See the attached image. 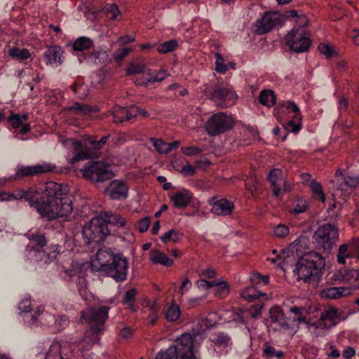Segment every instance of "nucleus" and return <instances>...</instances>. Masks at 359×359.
<instances>
[{"mask_svg": "<svg viewBox=\"0 0 359 359\" xmlns=\"http://www.w3.org/2000/svg\"><path fill=\"white\" fill-rule=\"evenodd\" d=\"M192 198V194L187 189L176 191L170 196V200L177 208L187 207Z\"/></svg>", "mask_w": 359, "mask_h": 359, "instance_id": "nucleus-28", "label": "nucleus"}, {"mask_svg": "<svg viewBox=\"0 0 359 359\" xmlns=\"http://www.w3.org/2000/svg\"><path fill=\"white\" fill-rule=\"evenodd\" d=\"M180 172L186 177L193 176L196 172V168L187 163L182 166Z\"/></svg>", "mask_w": 359, "mask_h": 359, "instance_id": "nucleus-63", "label": "nucleus"}, {"mask_svg": "<svg viewBox=\"0 0 359 359\" xmlns=\"http://www.w3.org/2000/svg\"><path fill=\"white\" fill-rule=\"evenodd\" d=\"M285 42L291 50L297 53L307 51L311 45L309 34L304 29H292L285 36Z\"/></svg>", "mask_w": 359, "mask_h": 359, "instance_id": "nucleus-13", "label": "nucleus"}, {"mask_svg": "<svg viewBox=\"0 0 359 359\" xmlns=\"http://www.w3.org/2000/svg\"><path fill=\"white\" fill-rule=\"evenodd\" d=\"M216 313H211L209 314L208 318L206 320H202L201 323L203 324L204 327H201L200 328V330L203 331L210 327L214 325L215 324L217 323L218 322L215 319Z\"/></svg>", "mask_w": 359, "mask_h": 359, "instance_id": "nucleus-59", "label": "nucleus"}, {"mask_svg": "<svg viewBox=\"0 0 359 359\" xmlns=\"http://www.w3.org/2000/svg\"><path fill=\"white\" fill-rule=\"evenodd\" d=\"M93 46V41L87 37L78 38L73 44V49L76 51H83L89 49Z\"/></svg>", "mask_w": 359, "mask_h": 359, "instance_id": "nucleus-42", "label": "nucleus"}, {"mask_svg": "<svg viewBox=\"0 0 359 359\" xmlns=\"http://www.w3.org/2000/svg\"><path fill=\"white\" fill-rule=\"evenodd\" d=\"M314 238L324 250L330 251L338 238V231L334 225L325 224L317 229Z\"/></svg>", "mask_w": 359, "mask_h": 359, "instance_id": "nucleus-14", "label": "nucleus"}, {"mask_svg": "<svg viewBox=\"0 0 359 359\" xmlns=\"http://www.w3.org/2000/svg\"><path fill=\"white\" fill-rule=\"evenodd\" d=\"M268 180L271 183L273 195L276 197L290 190V185L284 181L283 172L279 169L272 170Z\"/></svg>", "mask_w": 359, "mask_h": 359, "instance_id": "nucleus-16", "label": "nucleus"}, {"mask_svg": "<svg viewBox=\"0 0 359 359\" xmlns=\"http://www.w3.org/2000/svg\"><path fill=\"white\" fill-rule=\"evenodd\" d=\"M30 243L27 246V250H31V246L36 248H43L46 244V240L43 234H34L29 236Z\"/></svg>", "mask_w": 359, "mask_h": 359, "instance_id": "nucleus-41", "label": "nucleus"}, {"mask_svg": "<svg viewBox=\"0 0 359 359\" xmlns=\"http://www.w3.org/2000/svg\"><path fill=\"white\" fill-rule=\"evenodd\" d=\"M31 250H27V257L29 260L33 262L44 261L47 262L48 256L43 248L34 249L32 246H31Z\"/></svg>", "mask_w": 359, "mask_h": 359, "instance_id": "nucleus-35", "label": "nucleus"}, {"mask_svg": "<svg viewBox=\"0 0 359 359\" xmlns=\"http://www.w3.org/2000/svg\"><path fill=\"white\" fill-rule=\"evenodd\" d=\"M269 318L271 322L277 323L283 329L290 327L289 320L285 316L283 310L279 306H273L269 311Z\"/></svg>", "mask_w": 359, "mask_h": 359, "instance_id": "nucleus-29", "label": "nucleus"}, {"mask_svg": "<svg viewBox=\"0 0 359 359\" xmlns=\"http://www.w3.org/2000/svg\"><path fill=\"white\" fill-rule=\"evenodd\" d=\"M282 106L290 109L294 114L292 119L285 124V130L292 133L299 132L302 128V116L299 112V108L294 102L290 100L283 102Z\"/></svg>", "mask_w": 359, "mask_h": 359, "instance_id": "nucleus-20", "label": "nucleus"}, {"mask_svg": "<svg viewBox=\"0 0 359 359\" xmlns=\"http://www.w3.org/2000/svg\"><path fill=\"white\" fill-rule=\"evenodd\" d=\"M290 233L288 226L283 224H278L273 228V235L278 238H284Z\"/></svg>", "mask_w": 359, "mask_h": 359, "instance_id": "nucleus-50", "label": "nucleus"}, {"mask_svg": "<svg viewBox=\"0 0 359 359\" xmlns=\"http://www.w3.org/2000/svg\"><path fill=\"white\" fill-rule=\"evenodd\" d=\"M40 316H41V317L40 318V320L48 319H50L51 320H53V317L51 315L47 313H43V308L41 306L38 307L36 311H35V313L32 317L33 321H36L38 317H39Z\"/></svg>", "mask_w": 359, "mask_h": 359, "instance_id": "nucleus-58", "label": "nucleus"}, {"mask_svg": "<svg viewBox=\"0 0 359 359\" xmlns=\"http://www.w3.org/2000/svg\"><path fill=\"white\" fill-rule=\"evenodd\" d=\"M181 151L183 154L189 156H197L201 153L202 150L196 146L183 147L181 148Z\"/></svg>", "mask_w": 359, "mask_h": 359, "instance_id": "nucleus-57", "label": "nucleus"}, {"mask_svg": "<svg viewBox=\"0 0 359 359\" xmlns=\"http://www.w3.org/2000/svg\"><path fill=\"white\" fill-rule=\"evenodd\" d=\"M66 111L69 113H73L79 116H90L91 114L96 113L98 109L95 107H90L88 104L74 102L66 108Z\"/></svg>", "mask_w": 359, "mask_h": 359, "instance_id": "nucleus-26", "label": "nucleus"}, {"mask_svg": "<svg viewBox=\"0 0 359 359\" xmlns=\"http://www.w3.org/2000/svg\"><path fill=\"white\" fill-rule=\"evenodd\" d=\"M177 46V41L172 39L160 44L157 48V50L161 54H165L173 51Z\"/></svg>", "mask_w": 359, "mask_h": 359, "instance_id": "nucleus-46", "label": "nucleus"}, {"mask_svg": "<svg viewBox=\"0 0 359 359\" xmlns=\"http://www.w3.org/2000/svg\"><path fill=\"white\" fill-rule=\"evenodd\" d=\"M104 11L108 18L111 20H117L120 15V11L116 4H109L104 6Z\"/></svg>", "mask_w": 359, "mask_h": 359, "instance_id": "nucleus-49", "label": "nucleus"}, {"mask_svg": "<svg viewBox=\"0 0 359 359\" xmlns=\"http://www.w3.org/2000/svg\"><path fill=\"white\" fill-rule=\"evenodd\" d=\"M151 224V219L149 217H145L138 222L137 229L140 232H145L148 230Z\"/></svg>", "mask_w": 359, "mask_h": 359, "instance_id": "nucleus-61", "label": "nucleus"}, {"mask_svg": "<svg viewBox=\"0 0 359 359\" xmlns=\"http://www.w3.org/2000/svg\"><path fill=\"white\" fill-rule=\"evenodd\" d=\"M216 58L215 70L221 74H224L227 71V65L225 64V59L219 53L215 54Z\"/></svg>", "mask_w": 359, "mask_h": 359, "instance_id": "nucleus-54", "label": "nucleus"}, {"mask_svg": "<svg viewBox=\"0 0 359 359\" xmlns=\"http://www.w3.org/2000/svg\"><path fill=\"white\" fill-rule=\"evenodd\" d=\"M318 50L321 54H323L327 58L333 57L337 55V53L330 44L320 43L318 46Z\"/></svg>", "mask_w": 359, "mask_h": 359, "instance_id": "nucleus-55", "label": "nucleus"}, {"mask_svg": "<svg viewBox=\"0 0 359 359\" xmlns=\"http://www.w3.org/2000/svg\"><path fill=\"white\" fill-rule=\"evenodd\" d=\"M62 53L61 47L58 46H49L43 54L46 65L53 67L60 66L62 62Z\"/></svg>", "mask_w": 359, "mask_h": 359, "instance_id": "nucleus-22", "label": "nucleus"}, {"mask_svg": "<svg viewBox=\"0 0 359 359\" xmlns=\"http://www.w3.org/2000/svg\"><path fill=\"white\" fill-rule=\"evenodd\" d=\"M194 340L190 334H182L177 339L175 346H170L166 351L159 352L156 359H197Z\"/></svg>", "mask_w": 359, "mask_h": 359, "instance_id": "nucleus-6", "label": "nucleus"}, {"mask_svg": "<svg viewBox=\"0 0 359 359\" xmlns=\"http://www.w3.org/2000/svg\"><path fill=\"white\" fill-rule=\"evenodd\" d=\"M108 318L107 307L89 308L81 313V322L88 323L90 330L85 333L83 340L79 344V349L89 348L99 341L101 327Z\"/></svg>", "mask_w": 359, "mask_h": 359, "instance_id": "nucleus-4", "label": "nucleus"}, {"mask_svg": "<svg viewBox=\"0 0 359 359\" xmlns=\"http://www.w3.org/2000/svg\"><path fill=\"white\" fill-rule=\"evenodd\" d=\"M51 170V166L48 164L36 165L33 166H21L18 168L15 177H22L34 175Z\"/></svg>", "mask_w": 359, "mask_h": 359, "instance_id": "nucleus-23", "label": "nucleus"}, {"mask_svg": "<svg viewBox=\"0 0 359 359\" xmlns=\"http://www.w3.org/2000/svg\"><path fill=\"white\" fill-rule=\"evenodd\" d=\"M73 90L79 98L86 97L89 91L88 85L81 82H78L74 84L73 86Z\"/></svg>", "mask_w": 359, "mask_h": 359, "instance_id": "nucleus-51", "label": "nucleus"}, {"mask_svg": "<svg viewBox=\"0 0 359 359\" xmlns=\"http://www.w3.org/2000/svg\"><path fill=\"white\" fill-rule=\"evenodd\" d=\"M27 118V114H13L8 117V120L13 128H18L22 125L23 122L26 121Z\"/></svg>", "mask_w": 359, "mask_h": 359, "instance_id": "nucleus-53", "label": "nucleus"}, {"mask_svg": "<svg viewBox=\"0 0 359 359\" xmlns=\"http://www.w3.org/2000/svg\"><path fill=\"white\" fill-rule=\"evenodd\" d=\"M264 293L259 292L254 287H248L241 292V297L248 302H252L260 296H265Z\"/></svg>", "mask_w": 359, "mask_h": 359, "instance_id": "nucleus-44", "label": "nucleus"}, {"mask_svg": "<svg viewBox=\"0 0 359 359\" xmlns=\"http://www.w3.org/2000/svg\"><path fill=\"white\" fill-rule=\"evenodd\" d=\"M8 55L19 60H25L31 57V53L28 49L18 47L9 49Z\"/></svg>", "mask_w": 359, "mask_h": 359, "instance_id": "nucleus-40", "label": "nucleus"}, {"mask_svg": "<svg viewBox=\"0 0 359 359\" xmlns=\"http://www.w3.org/2000/svg\"><path fill=\"white\" fill-rule=\"evenodd\" d=\"M108 139L109 136H104L99 141H96L88 136L83 138V142L72 138H67L61 139L60 142L67 149L76 152V154L68 160V162L72 164L90 158L91 154L104 145Z\"/></svg>", "mask_w": 359, "mask_h": 359, "instance_id": "nucleus-5", "label": "nucleus"}, {"mask_svg": "<svg viewBox=\"0 0 359 359\" xmlns=\"http://www.w3.org/2000/svg\"><path fill=\"white\" fill-rule=\"evenodd\" d=\"M259 100L266 107H272L276 103V96L271 90H264L260 93Z\"/></svg>", "mask_w": 359, "mask_h": 359, "instance_id": "nucleus-39", "label": "nucleus"}, {"mask_svg": "<svg viewBox=\"0 0 359 359\" xmlns=\"http://www.w3.org/2000/svg\"><path fill=\"white\" fill-rule=\"evenodd\" d=\"M283 18L280 13L277 12L265 13L261 19L256 21L254 25V31L257 34H263L276 26H280Z\"/></svg>", "mask_w": 359, "mask_h": 359, "instance_id": "nucleus-15", "label": "nucleus"}, {"mask_svg": "<svg viewBox=\"0 0 359 359\" xmlns=\"http://www.w3.org/2000/svg\"><path fill=\"white\" fill-rule=\"evenodd\" d=\"M208 203L211 206V212L216 215L229 216L233 214L235 210L233 203L226 198L216 199L212 198L209 200Z\"/></svg>", "mask_w": 359, "mask_h": 359, "instance_id": "nucleus-19", "label": "nucleus"}, {"mask_svg": "<svg viewBox=\"0 0 359 359\" xmlns=\"http://www.w3.org/2000/svg\"><path fill=\"white\" fill-rule=\"evenodd\" d=\"M151 142L153 144L155 149L161 154H167L170 151V147L168 143L164 142L161 140H156L155 138H151Z\"/></svg>", "mask_w": 359, "mask_h": 359, "instance_id": "nucleus-48", "label": "nucleus"}, {"mask_svg": "<svg viewBox=\"0 0 359 359\" xmlns=\"http://www.w3.org/2000/svg\"><path fill=\"white\" fill-rule=\"evenodd\" d=\"M309 243V241L307 237L301 236L290 244L289 249L292 252H295L297 255H299L307 248Z\"/></svg>", "mask_w": 359, "mask_h": 359, "instance_id": "nucleus-36", "label": "nucleus"}, {"mask_svg": "<svg viewBox=\"0 0 359 359\" xmlns=\"http://www.w3.org/2000/svg\"><path fill=\"white\" fill-rule=\"evenodd\" d=\"M325 265L323 257L318 252H309L303 255L296 264L294 271L298 279L309 280L318 276Z\"/></svg>", "mask_w": 359, "mask_h": 359, "instance_id": "nucleus-7", "label": "nucleus"}, {"mask_svg": "<svg viewBox=\"0 0 359 359\" xmlns=\"http://www.w3.org/2000/svg\"><path fill=\"white\" fill-rule=\"evenodd\" d=\"M143 306L148 309L149 316L148 320L151 325H154L158 319V311L159 310V305L157 304L156 301H154L151 302L149 300H144L143 302Z\"/></svg>", "mask_w": 359, "mask_h": 359, "instance_id": "nucleus-34", "label": "nucleus"}, {"mask_svg": "<svg viewBox=\"0 0 359 359\" xmlns=\"http://www.w3.org/2000/svg\"><path fill=\"white\" fill-rule=\"evenodd\" d=\"M334 278L340 283H348L353 292L358 287L359 271L355 269H342L334 274Z\"/></svg>", "mask_w": 359, "mask_h": 359, "instance_id": "nucleus-21", "label": "nucleus"}, {"mask_svg": "<svg viewBox=\"0 0 359 359\" xmlns=\"http://www.w3.org/2000/svg\"><path fill=\"white\" fill-rule=\"evenodd\" d=\"M306 201L302 199H298L294 207V212L297 214L304 212L306 209Z\"/></svg>", "mask_w": 359, "mask_h": 359, "instance_id": "nucleus-62", "label": "nucleus"}, {"mask_svg": "<svg viewBox=\"0 0 359 359\" xmlns=\"http://www.w3.org/2000/svg\"><path fill=\"white\" fill-rule=\"evenodd\" d=\"M136 294L137 290L133 288L130 290H128L126 292L122 301L123 304L126 306V308L133 312L135 311L137 309V307L134 303Z\"/></svg>", "mask_w": 359, "mask_h": 359, "instance_id": "nucleus-38", "label": "nucleus"}, {"mask_svg": "<svg viewBox=\"0 0 359 359\" xmlns=\"http://www.w3.org/2000/svg\"><path fill=\"white\" fill-rule=\"evenodd\" d=\"M212 288L215 296L220 299L226 298L230 292L229 283L222 280H214Z\"/></svg>", "mask_w": 359, "mask_h": 359, "instance_id": "nucleus-31", "label": "nucleus"}, {"mask_svg": "<svg viewBox=\"0 0 359 359\" xmlns=\"http://www.w3.org/2000/svg\"><path fill=\"white\" fill-rule=\"evenodd\" d=\"M357 257L356 252L348 244L341 245L338 250L337 262L340 264H345L346 259Z\"/></svg>", "mask_w": 359, "mask_h": 359, "instance_id": "nucleus-33", "label": "nucleus"}, {"mask_svg": "<svg viewBox=\"0 0 359 359\" xmlns=\"http://www.w3.org/2000/svg\"><path fill=\"white\" fill-rule=\"evenodd\" d=\"M234 123V118L231 115L219 112L207 121L205 128L210 135L215 136L231 129Z\"/></svg>", "mask_w": 359, "mask_h": 359, "instance_id": "nucleus-10", "label": "nucleus"}, {"mask_svg": "<svg viewBox=\"0 0 359 359\" xmlns=\"http://www.w3.org/2000/svg\"><path fill=\"white\" fill-rule=\"evenodd\" d=\"M93 271H100L117 281L126 278L128 262L120 255H114L110 249H100L90 262Z\"/></svg>", "mask_w": 359, "mask_h": 359, "instance_id": "nucleus-2", "label": "nucleus"}, {"mask_svg": "<svg viewBox=\"0 0 359 359\" xmlns=\"http://www.w3.org/2000/svg\"><path fill=\"white\" fill-rule=\"evenodd\" d=\"M352 287H332L323 290L321 292L323 297L330 299H338L352 294Z\"/></svg>", "mask_w": 359, "mask_h": 359, "instance_id": "nucleus-24", "label": "nucleus"}, {"mask_svg": "<svg viewBox=\"0 0 359 359\" xmlns=\"http://www.w3.org/2000/svg\"><path fill=\"white\" fill-rule=\"evenodd\" d=\"M237 99L234 91L229 88H216L212 94V100L221 107H226L233 104Z\"/></svg>", "mask_w": 359, "mask_h": 359, "instance_id": "nucleus-17", "label": "nucleus"}, {"mask_svg": "<svg viewBox=\"0 0 359 359\" xmlns=\"http://www.w3.org/2000/svg\"><path fill=\"white\" fill-rule=\"evenodd\" d=\"M146 75L148 76L137 79L135 81V83L137 85L144 86L149 83L161 81L168 76V74L165 70L151 72L150 69H148Z\"/></svg>", "mask_w": 359, "mask_h": 359, "instance_id": "nucleus-27", "label": "nucleus"}, {"mask_svg": "<svg viewBox=\"0 0 359 359\" xmlns=\"http://www.w3.org/2000/svg\"><path fill=\"white\" fill-rule=\"evenodd\" d=\"M290 311L294 314V321L299 324L305 323L308 331L316 337L324 335L326 330L337 324L340 316L337 308L328 307L320 313V318L313 322H308L304 316L306 311L304 308L294 306L290 309Z\"/></svg>", "mask_w": 359, "mask_h": 359, "instance_id": "nucleus-3", "label": "nucleus"}, {"mask_svg": "<svg viewBox=\"0 0 359 359\" xmlns=\"http://www.w3.org/2000/svg\"><path fill=\"white\" fill-rule=\"evenodd\" d=\"M309 186L313 194L315 195L316 198L324 203L325 201V195L322 190L320 184L316 181H311Z\"/></svg>", "mask_w": 359, "mask_h": 359, "instance_id": "nucleus-47", "label": "nucleus"}, {"mask_svg": "<svg viewBox=\"0 0 359 359\" xmlns=\"http://www.w3.org/2000/svg\"><path fill=\"white\" fill-rule=\"evenodd\" d=\"M83 176L92 182L107 180L114 176L111 165L103 161H91L81 169Z\"/></svg>", "mask_w": 359, "mask_h": 359, "instance_id": "nucleus-8", "label": "nucleus"}, {"mask_svg": "<svg viewBox=\"0 0 359 359\" xmlns=\"http://www.w3.org/2000/svg\"><path fill=\"white\" fill-rule=\"evenodd\" d=\"M100 217L102 218L105 225L109 224L116 226H124L126 224V219L116 214L104 212L100 215Z\"/></svg>", "mask_w": 359, "mask_h": 359, "instance_id": "nucleus-32", "label": "nucleus"}, {"mask_svg": "<svg viewBox=\"0 0 359 359\" xmlns=\"http://www.w3.org/2000/svg\"><path fill=\"white\" fill-rule=\"evenodd\" d=\"M43 185L40 184L36 187H31L26 192L22 190H16L12 194L0 192V200L5 201L25 198L32 207L36 209V204H39L41 196L43 194Z\"/></svg>", "mask_w": 359, "mask_h": 359, "instance_id": "nucleus-12", "label": "nucleus"}, {"mask_svg": "<svg viewBox=\"0 0 359 359\" xmlns=\"http://www.w3.org/2000/svg\"><path fill=\"white\" fill-rule=\"evenodd\" d=\"M69 324V320L65 316H60L55 320V328L57 331H61Z\"/></svg>", "mask_w": 359, "mask_h": 359, "instance_id": "nucleus-56", "label": "nucleus"}, {"mask_svg": "<svg viewBox=\"0 0 359 359\" xmlns=\"http://www.w3.org/2000/svg\"><path fill=\"white\" fill-rule=\"evenodd\" d=\"M196 285L201 290H208L213 287V280L208 281L201 278L196 282Z\"/></svg>", "mask_w": 359, "mask_h": 359, "instance_id": "nucleus-64", "label": "nucleus"}, {"mask_svg": "<svg viewBox=\"0 0 359 359\" xmlns=\"http://www.w3.org/2000/svg\"><path fill=\"white\" fill-rule=\"evenodd\" d=\"M128 186L121 180L111 181L105 189L106 194L113 200H123L128 196Z\"/></svg>", "mask_w": 359, "mask_h": 359, "instance_id": "nucleus-18", "label": "nucleus"}, {"mask_svg": "<svg viewBox=\"0 0 359 359\" xmlns=\"http://www.w3.org/2000/svg\"><path fill=\"white\" fill-rule=\"evenodd\" d=\"M183 234L177 230L170 229L165 232L161 237V240L165 243L173 242L176 243L181 240Z\"/></svg>", "mask_w": 359, "mask_h": 359, "instance_id": "nucleus-43", "label": "nucleus"}, {"mask_svg": "<svg viewBox=\"0 0 359 359\" xmlns=\"http://www.w3.org/2000/svg\"><path fill=\"white\" fill-rule=\"evenodd\" d=\"M86 266L83 263L73 262L71 267L65 269L62 278L68 282H75L77 290L81 297L86 298L88 291L85 279Z\"/></svg>", "mask_w": 359, "mask_h": 359, "instance_id": "nucleus-9", "label": "nucleus"}, {"mask_svg": "<svg viewBox=\"0 0 359 359\" xmlns=\"http://www.w3.org/2000/svg\"><path fill=\"white\" fill-rule=\"evenodd\" d=\"M165 316L168 321L176 320L180 316V307L173 302L165 311Z\"/></svg>", "mask_w": 359, "mask_h": 359, "instance_id": "nucleus-45", "label": "nucleus"}, {"mask_svg": "<svg viewBox=\"0 0 359 359\" xmlns=\"http://www.w3.org/2000/svg\"><path fill=\"white\" fill-rule=\"evenodd\" d=\"M126 113V109L120 106H114L111 109V114L114 117L115 123H121L124 121V115Z\"/></svg>", "mask_w": 359, "mask_h": 359, "instance_id": "nucleus-52", "label": "nucleus"}, {"mask_svg": "<svg viewBox=\"0 0 359 359\" xmlns=\"http://www.w3.org/2000/svg\"><path fill=\"white\" fill-rule=\"evenodd\" d=\"M133 51V49L130 48H123L116 50L114 54V57L116 60L120 61L126 57L130 53Z\"/></svg>", "mask_w": 359, "mask_h": 359, "instance_id": "nucleus-60", "label": "nucleus"}, {"mask_svg": "<svg viewBox=\"0 0 359 359\" xmlns=\"http://www.w3.org/2000/svg\"><path fill=\"white\" fill-rule=\"evenodd\" d=\"M149 259L155 264H161L165 266L172 265L173 261L163 252L158 250H151L149 252Z\"/></svg>", "mask_w": 359, "mask_h": 359, "instance_id": "nucleus-30", "label": "nucleus"}, {"mask_svg": "<svg viewBox=\"0 0 359 359\" xmlns=\"http://www.w3.org/2000/svg\"><path fill=\"white\" fill-rule=\"evenodd\" d=\"M82 233L86 242L90 243L103 241L109 234V230L104 224L102 218L97 217L93 218L83 226Z\"/></svg>", "mask_w": 359, "mask_h": 359, "instance_id": "nucleus-11", "label": "nucleus"}, {"mask_svg": "<svg viewBox=\"0 0 359 359\" xmlns=\"http://www.w3.org/2000/svg\"><path fill=\"white\" fill-rule=\"evenodd\" d=\"M36 210L48 219H61L67 221L73 212L72 200L60 184L49 182L43 185Z\"/></svg>", "mask_w": 359, "mask_h": 359, "instance_id": "nucleus-1", "label": "nucleus"}, {"mask_svg": "<svg viewBox=\"0 0 359 359\" xmlns=\"http://www.w3.org/2000/svg\"><path fill=\"white\" fill-rule=\"evenodd\" d=\"M285 18L289 21L294 23L293 29H304L309 25V19L302 12H298L294 10L289 11L285 13Z\"/></svg>", "mask_w": 359, "mask_h": 359, "instance_id": "nucleus-25", "label": "nucleus"}, {"mask_svg": "<svg viewBox=\"0 0 359 359\" xmlns=\"http://www.w3.org/2000/svg\"><path fill=\"white\" fill-rule=\"evenodd\" d=\"M147 72V70L146 69L145 64L139 61H134L131 62L126 69V72L128 75L144 74L143 77H145Z\"/></svg>", "mask_w": 359, "mask_h": 359, "instance_id": "nucleus-37", "label": "nucleus"}]
</instances>
